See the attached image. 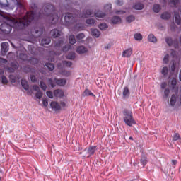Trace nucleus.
<instances>
[{
  "label": "nucleus",
  "mask_w": 181,
  "mask_h": 181,
  "mask_svg": "<svg viewBox=\"0 0 181 181\" xmlns=\"http://www.w3.org/2000/svg\"><path fill=\"white\" fill-rule=\"evenodd\" d=\"M54 97L62 98L64 95V91H63L62 89H56L54 90Z\"/></svg>",
  "instance_id": "10"
},
{
  "label": "nucleus",
  "mask_w": 181,
  "mask_h": 181,
  "mask_svg": "<svg viewBox=\"0 0 181 181\" xmlns=\"http://www.w3.org/2000/svg\"><path fill=\"white\" fill-rule=\"evenodd\" d=\"M123 119L126 125H127L128 127H132V125H135V124H136V122H135V119H134L132 111L125 109L123 111Z\"/></svg>",
  "instance_id": "3"
},
{
  "label": "nucleus",
  "mask_w": 181,
  "mask_h": 181,
  "mask_svg": "<svg viewBox=\"0 0 181 181\" xmlns=\"http://www.w3.org/2000/svg\"><path fill=\"white\" fill-rule=\"evenodd\" d=\"M69 41L70 45H75V43L77 42L76 40V37L74 36V35H69Z\"/></svg>",
  "instance_id": "25"
},
{
  "label": "nucleus",
  "mask_w": 181,
  "mask_h": 181,
  "mask_svg": "<svg viewBox=\"0 0 181 181\" xmlns=\"http://www.w3.org/2000/svg\"><path fill=\"white\" fill-rule=\"evenodd\" d=\"M112 23L117 25V23H121V18L119 16H115L112 18Z\"/></svg>",
  "instance_id": "20"
},
{
  "label": "nucleus",
  "mask_w": 181,
  "mask_h": 181,
  "mask_svg": "<svg viewBox=\"0 0 181 181\" xmlns=\"http://www.w3.org/2000/svg\"><path fill=\"white\" fill-rule=\"evenodd\" d=\"M47 95L49 98H53V92L50 90L47 91Z\"/></svg>",
  "instance_id": "56"
},
{
  "label": "nucleus",
  "mask_w": 181,
  "mask_h": 181,
  "mask_svg": "<svg viewBox=\"0 0 181 181\" xmlns=\"http://www.w3.org/2000/svg\"><path fill=\"white\" fill-rule=\"evenodd\" d=\"M129 94V88H128V86H125L122 92L123 98H128Z\"/></svg>",
  "instance_id": "15"
},
{
  "label": "nucleus",
  "mask_w": 181,
  "mask_h": 181,
  "mask_svg": "<svg viewBox=\"0 0 181 181\" xmlns=\"http://www.w3.org/2000/svg\"><path fill=\"white\" fill-rule=\"evenodd\" d=\"M126 21L129 23H131V22H134V21H135V16H129L128 17H127Z\"/></svg>",
  "instance_id": "39"
},
{
  "label": "nucleus",
  "mask_w": 181,
  "mask_h": 181,
  "mask_svg": "<svg viewBox=\"0 0 181 181\" xmlns=\"http://www.w3.org/2000/svg\"><path fill=\"white\" fill-rule=\"evenodd\" d=\"M95 18H104L105 16V13H103L101 11H98L95 13Z\"/></svg>",
  "instance_id": "27"
},
{
  "label": "nucleus",
  "mask_w": 181,
  "mask_h": 181,
  "mask_svg": "<svg viewBox=\"0 0 181 181\" xmlns=\"http://www.w3.org/2000/svg\"><path fill=\"white\" fill-rule=\"evenodd\" d=\"M74 21H76V19H74V17L73 16L72 13H66L64 17L65 23L70 25L71 23H74Z\"/></svg>",
  "instance_id": "5"
},
{
  "label": "nucleus",
  "mask_w": 181,
  "mask_h": 181,
  "mask_svg": "<svg viewBox=\"0 0 181 181\" xmlns=\"http://www.w3.org/2000/svg\"><path fill=\"white\" fill-rule=\"evenodd\" d=\"M60 107L61 108H66V103L63 102V101H61L60 102Z\"/></svg>",
  "instance_id": "63"
},
{
  "label": "nucleus",
  "mask_w": 181,
  "mask_h": 181,
  "mask_svg": "<svg viewBox=\"0 0 181 181\" xmlns=\"http://www.w3.org/2000/svg\"><path fill=\"white\" fill-rule=\"evenodd\" d=\"M33 90H34V91H40V88H39V86L37 85H34L33 86Z\"/></svg>",
  "instance_id": "58"
},
{
  "label": "nucleus",
  "mask_w": 181,
  "mask_h": 181,
  "mask_svg": "<svg viewBox=\"0 0 181 181\" xmlns=\"http://www.w3.org/2000/svg\"><path fill=\"white\" fill-rule=\"evenodd\" d=\"M42 16V14L36 13V11H28L26 13V15L24 16L23 18H19L18 20H16L15 18H8V21L10 22V25L8 23H3L0 29L3 33H6V35H9L11 32H12V28H14L15 29H17L18 30H21V29H25L29 23L33 21V19H36V18H40Z\"/></svg>",
  "instance_id": "1"
},
{
  "label": "nucleus",
  "mask_w": 181,
  "mask_h": 181,
  "mask_svg": "<svg viewBox=\"0 0 181 181\" xmlns=\"http://www.w3.org/2000/svg\"><path fill=\"white\" fill-rule=\"evenodd\" d=\"M50 34L52 35L54 39H56V37H59V36H62V33L61 30H59L57 29H54L51 30Z\"/></svg>",
  "instance_id": "9"
},
{
  "label": "nucleus",
  "mask_w": 181,
  "mask_h": 181,
  "mask_svg": "<svg viewBox=\"0 0 181 181\" xmlns=\"http://www.w3.org/2000/svg\"><path fill=\"white\" fill-rule=\"evenodd\" d=\"M148 41L151 42L152 43H155L156 42L157 39L153 34H150L148 37Z\"/></svg>",
  "instance_id": "30"
},
{
  "label": "nucleus",
  "mask_w": 181,
  "mask_h": 181,
  "mask_svg": "<svg viewBox=\"0 0 181 181\" xmlns=\"http://www.w3.org/2000/svg\"><path fill=\"white\" fill-rule=\"evenodd\" d=\"M8 63V60L0 57V64Z\"/></svg>",
  "instance_id": "59"
},
{
  "label": "nucleus",
  "mask_w": 181,
  "mask_h": 181,
  "mask_svg": "<svg viewBox=\"0 0 181 181\" xmlns=\"http://www.w3.org/2000/svg\"><path fill=\"white\" fill-rule=\"evenodd\" d=\"M170 104L171 107H175V105H176V95H172L171 98L170 100Z\"/></svg>",
  "instance_id": "21"
},
{
  "label": "nucleus",
  "mask_w": 181,
  "mask_h": 181,
  "mask_svg": "<svg viewBox=\"0 0 181 181\" xmlns=\"http://www.w3.org/2000/svg\"><path fill=\"white\" fill-rule=\"evenodd\" d=\"M86 22L88 25H94V23H95V20H94V18H88Z\"/></svg>",
  "instance_id": "44"
},
{
  "label": "nucleus",
  "mask_w": 181,
  "mask_h": 181,
  "mask_svg": "<svg viewBox=\"0 0 181 181\" xmlns=\"http://www.w3.org/2000/svg\"><path fill=\"white\" fill-rule=\"evenodd\" d=\"M45 16H50L52 21H54L55 23L59 22V16L56 13V8L51 4H47L43 6Z\"/></svg>",
  "instance_id": "2"
},
{
  "label": "nucleus",
  "mask_w": 181,
  "mask_h": 181,
  "mask_svg": "<svg viewBox=\"0 0 181 181\" xmlns=\"http://www.w3.org/2000/svg\"><path fill=\"white\" fill-rule=\"evenodd\" d=\"M93 11L91 9L83 10L82 18H87V16H90V15H93Z\"/></svg>",
  "instance_id": "17"
},
{
  "label": "nucleus",
  "mask_w": 181,
  "mask_h": 181,
  "mask_svg": "<svg viewBox=\"0 0 181 181\" xmlns=\"http://www.w3.org/2000/svg\"><path fill=\"white\" fill-rule=\"evenodd\" d=\"M168 71H169V69H168V66H164L162 69L161 74H163V76H168Z\"/></svg>",
  "instance_id": "36"
},
{
  "label": "nucleus",
  "mask_w": 181,
  "mask_h": 181,
  "mask_svg": "<svg viewBox=\"0 0 181 181\" xmlns=\"http://www.w3.org/2000/svg\"><path fill=\"white\" fill-rule=\"evenodd\" d=\"M133 8L136 11H142L144 8V4H142V3H137L133 6Z\"/></svg>",
  "instance_id": "19"
},
{
  "label": "nucleus",
  "mask_w": 181,
  "mask_h": 181,
  "mask_svg": "<svg viewBox=\"0 0 181 181\" xmlns=\"http://www.w3.org/2000/svg\"><path fill=\"white\" fill-rule=\"evenodd\" d=\"M134 37L135 40H137L139 42H140V40H142V39H143L142 34H141V33L134 34Z\"/></svg>",
  "instance_id": "31"
},
{
  "label": "nucleus",
  "mask_w": 181,
  "mask_h": 181,
  "mask_svg": "<svg viewBox=\"0 0 181 181\" xmlns=\"http://www.w3.org/2000/svg\"><path fill=\"white\" fill-rule=\"evenodd\" d=\"M50 107L53 111H59L62 110V106H60L59 103L56 101L51 102Z\"/></svg>",
  "instance_id": "7"
},
{
  "label": "nucleus",
  "mask_w": 181,
  "mask_h": 181,
  "mask_svg": "<svg viewBox=\"0 0 181 181\" xmlns=\"http://www.w3.org/2000/svg\"><path fill=\"white\" fill-rule=\"evenodd\" d=\"M1 54H3V56H5V54L8 53V50H9V43L3 42L1 45Z\"/></svg>",
  "instance_id": "6"
},
{
  "label": "nucleus",
  "mask_w": 181,
  "mask_h": 181,
  "mask_svg": "<svg viewBox=\"0 0 181 181\" xmlns=\"http://www.w3.org/2000/svg\"><path fill=\"white\" fill-rule=\"evenodd\" d=\"M170 4H172L174 6H176L179 4V0H170Z\"/></svg>",
  "instance_id": "52"
},
{
  "label": "nucleus",
  "mask_w": 181,
  "mask_h": 181,
  "mask_svg": "<svg viewBox=\"0 0 181 181\" xmlns=\"http://www.w3.org/2000/svg\"><path fill=\"white\" fill-rule=\"evenodd\" d=\"M35 97L38 100H40V98H42V97H43V93L42 92V90H40L38 91H37V93L35 94Z\"/></svg>",
  "instance_id": "38"
},
{
  "label": "nucleus",
  "mask_w": 181,
  "mask_h": 181,
  "mask_svg": "<svg viewBox=\"0 0 181 181\" xmlns=\"http://www.w3.org/2000/svg\"><path fill=\"white\" fill-rule=\"evenodd\" d=\"M29 62L30 63V64H37V63H39V59L36 58H30L29 59Z\"/></svg>",
  "instance_id": "37"
},
{
  "label": "nucleus",
  "mask_w": 181,
  "mask_h": 181,
  "mask_svg": "<svg viewBox=\"0 0 181 181\" xmlns=\"http://www.w3.org/2000/svg\"><path fill=\"white\" fill-rule=\"evenodd\" d=\"M116 4H117V5H119V6H121L123 5L124 1H122V0H117V1H116Z\"/></svg>",
  "instance_id": "61"
},
{
  "label": "nucleus",
  "mask_w": 181,
  "mask_h": 181,
  "mask_svg": "<svg viewBox=\"0 0 181 181\" xmlns=\"http://www.w3.org/2000/svg\"><path fill=\"white\" fill-rule=\"evenodd\" d=\"M30 80L32 83H36V81H37V78H36V76L35 75L30 76Z\"/></svg>",
  "instance_id": "54"
},
{
  "label": "nucleus",
  "mask_w": 181,
  "mask_h": 181,
  "mask_svg": "<svg viewBox=\"0 0 181 181\" xmlns=\"http://www.w3.org/2000/svg\"><path fill=\"white\" fill-rule=\"evenodd\" d=\"M140 162L143 166H146V163H148V160L145 156H141V158L140 159Z\"/></svg>",
  "instance_id": "28"
},
{
  "label": "nucleus",
  "mask_w": 181,
  "mask_h": 181,
  "mask_svg": "<svg viewBox=\"0 0 181 181\" xmlns=\"http://www.w3.org/2000/svg\"><path fill=\"white\" fill-rule=\"evenodd\" d=\"M64 43V39L62 38L60 40L58 41V42L55 44V47H60V46H62V45H63Z\"/></svg>",
  "instance_id": "42"
},
{
  "label": "nucleus",
  "mask_w": 181,
  "mask_h": 181,
  "mask_svg": "<svg viewBox=\"0 0 181 181\" xmlns=\"http://www.w3.org/2000/svg\"><path fill=\"white\" fill-rule=\"evenodd\" d=\"M71 73H70V71H62V75L65 76L66 77H69V76H71Z\"/></svg>",
  "instance_id": "53"
},
{
  "label": "nucleus",
  "mask_w": 181,
  "mask_h": 181,
  "mask_svg": "<svg viewBox=\"0 0 181 181\" xmlns=\"http://www.w3.org/2000/svg\"><path fill=\"white\" fill-rule=\"evenodd\" d=\"M9 78L11 83H16V77L13 75H10Z\"/></svg>",
  "instance_id": "51"
},
{
  "label": "nucleus",
  "mask_w": 181,
  "mask_h": 181,
  "mask_svg": "<svg viewBox=\"0 0 181 181\" xmlns=\"http://www.w3.org/2000/svg\"><path fill=\"white\" fill-rule=\"evenodd\" d=\"M76 40L80 42H81L82 39H84V37H86V35H84V33H81L76 35Z\"/></svg>",
  "instance_id": "29"
},
{
  "label": "nucleus",
  "mask_w": 181,
  "mask_h": 181,
  "mask_svg": "<svg viewBox=\"0 0 181 181\" xmlns=\"http://www.w3.org/2000/svg\"><path fill=\"white\" fill-rule=\"evenodd\" d=\"M170 86L172 90H177V81L176 80V78H173L170 80Z\"/></svg>",
  "instance_id": "13"
},
{
  "label": "nucleus",
  "mask_w": 181,
  "mask_h": 181,
  "mask_svg": "<svg viewBox=\"0 0 181 181\" xmlns=\"http://www.w3.org/2000/svg\"><path fill=\"white\" fill-rule=\"evenodd\" d=\"M46 67H47L48 70H49V71H53V70H54V64H52V63H47L45 64Z\"/></svg>",
  "instance_id": "32"
},
{
  "label": "nucleus",
  "mask_w": 181,
  "mask_h": 181,
  "mask_svg": "<svg viewBox=\"0 0 181 181\" xmlns=\"http://www.w3.org/2000/svg\"><path fill=\"white\" fill-rule=\"evenodd\" d=\"M63 64L66 66V67H71L73 63L70 61H64Z\"/></svg>",
  "instance_id": "47"
},
{
  "label": "nucleus",
  "mask_w": 181,
  "mask_h": 181,
  "mask_svg": "<svg viewBox=\"0 0 181 181\" xmlns=\"http://www.w3.org/2000/svg\"><path fill=\"white\" fill-rule=\"evenodd\" d=\"M174 16H175V23H177V25H180L181 24V18H180V15H179V13L175 11Z\"/></svg>",
  "instance_id": "16"
},
{
  "label": "nucleus",
  "mask_w": 181,
  "mask_h": 181,
  "mask_svg": "<svg viewBox=\"0 0 181 181\" xmlns=\"http://www.w3.org/2000/svg\"><path fill=\"white\" fill-rule=\"evenodd\" d=\"M180 139V134L175 133L173 136V141H179Z\"/></svg>",
  "instance_id": "46"
},
{
  "label": "nucleus",
  "mask_w": 181,
  "mask_h": 181,
  "mask_svg": "<svg viewBox=\"0 0 181 181\" xmlns=\"http://www.w3.org/2000/svg\"><path fill=\"white\" fill-rule=\"evenodd\" d=\"M163 61H164V63H168L169 62V54H166L164 57Z\"/></svg>",
  "instance_id": "60"
},
{
  "label": "nucleus",
  "mask_w": 181,
  "mask_h": 181,
  "mask_svg": "<svg viewBox=\"0 0 181 181\" xmlns=\"http://www.w3.org/2000/svg\"><path fill=\"white\" fill-rule=\"evenodd\" d=\"M42 104L44 107H47V105H49V101L47 99H42Z\"/></svg>",
  "instance_id": "55"
},
{
  "label": "nucleus",
  "mask_w": 181,
  "mask_h": 181,
  "mask_svg": "<svg viewBox=\"0 0 181 181\" xmlns=\"http://www.w3.org/2000/svg\"><path fill=\"white\" fill-rule=\"evenodd\" d=\"M19 58L23 61L28 60V55L26 54H20Z\"/></svg>",
  "instance_id": "48"
},
{
  "label": "nucleus",
  "mask_w": 181,
  "mask_h": 181,
  "mask_svg": "<svg viewBox=\"0 0 181 181\" xmlns=\"http://www.w3.org/2000/svg\"><path fill=\"white\" fill-rule=\"evenodd\" d=\"M31 33H35L36 35L39 33V35L37 36V37H39L40 35H42V31H39V30L33 29L32 30Z\"/></svg>",
  "instance_id": "49"
},
{
  "label": "nucleus",
  "mask_w": 181,
  "mask_h": 181,
  "mask_svg": "<svg viewBox=\"0 0 181 181\" xmlns=\"http://www.w3.org/2000/svg\"><path fill=\"white\" fill-rule=\"evenodd\" d=\"M50 42H52V40H50V37H44L40 42V45L42 46H44L45 47H46V46H47V45L50 44Z\"/></svg>",
  "instance_id": "12"
},
{
  "label": "nucleus",
  "mask_w": 181,
  "mask_h": 181,
  "mask_svg": "<svg viewBox=\"0 0 181 181\" xmlns=\"http://www.w3.org/2000/svg\"><path fill=\"white\" fill-rule=\"evenodd\" d=\"M96 151L97 146H90L87 149V153L89 155V156H92V155H94V153H95Z\"/></svg>",
  "instance_id": "11"
},
{
  "label": "nucleus",
  "mask_w": 181,
  "mask_h": 181,
  "mask_svg": "<svg viewBox=\"0 0 181 181\" xmlns=\"http://www.w3.org/2000/svg\"><path fill=\"white\" fill-rule=\"evenodd\" d=\"M170 54L172 57H176V51H175L174 49H171Z\"/></svg>",
  "instance_id": "62"
},
{
  "label": "nucleus",
  "mask_w": 181,
  "mask_h": 181,
  "mask_svg": "<svg viewBox=\"0 0 181 181\" xmlns=\"http://www.w3.org/2000/svg\"><path fill=\"white\" fill-rule=\"evenodd\" d=\"M160 9H162V8L160 7V5H159V4H154L153 6V11L156 13H159V12H160Z\"/></svg>",
  "instance_id": "23"
},
{
  "label": "nucleus",
  "mask_w": 181,
  "mask_h": 181,
  "mask_svg": "<svg viewBox=\"0 0 181 181\" xmlns=\"http://www.w3.org/2000/svg\"><path fill=\"white\" fill-rule=\"evenodd\" d=\"M21 86L24 90H29V84L28 83V81L25 79L21 80Z\"/></svg>",
  "instance_id": "18"
},
{
  "label": "nucleus",
  "mask_w": 181,
  "mask_h": 181,
  "mask_svg": "<svg viewBox=\"0 0 181 181\" xmlns=\"http://www.w3.org/2000/svg\"><path fill=\"white\" fill-rule=\"evenodd\" d=\"M132 54V49L131 48L123 51L122 54V57H131Z\"/></svg>",
  "instance_id": "14"
},
{
  "label": "nucleus",
  "mask_w": 181,
  "mask_h": 181,
  "mask_svg": "<svg viewBox=\"0 0 181 181\" xmlns=\"http://www.w3.org/2000/svg\"><path fill=\"white\" fill-rule=\"evenodd\" d=\"M98 28L100 29V30H105V29H108V25L105 23H103L100 24Z\"/></svg>",
  "instance_id": "35"
},
{
  "label": "nucleus",
  "mask_w": 181,
  "mask_h": 181,
  "mask_svg": "<svg viewBox=\"0 0 181 181\" xmlns=\"http://www.w3.org/2000/svg\"><path fill=\"white\" fill-rule=\"evenodd\" d=\"M167 86H168V83H166V82H163L160 84V87L162 90H165V88H166Z\"/></svg>",
  "instance_id": "57"
},
{
  "label": "nucleus",
  "mask_w": 181,
  "mask_h": 181,
  "mask_svg": "<svg viewBox=\"0 0 181 181\" xmlns=\"http://www.w3.org/2000/svg\"><path fill=\"white\" fill-rule=\"evenodd\" d=\"M83 95H85L86 97H88V96L95 97V95H94V93H93V92H91V90L88 89H86L84 90Z\"/></svg>",
  "instance_id": "24"
},
{
  "label": "nucleus",
  "mask_w": 181,
  "mask_h": 181,
  "mask_svg": "<svg viewBox=\"0 0 181 181\" xmlns=\"http://www.w3.org/2000/svg\"><path fill=\"white\" fill-rule=\"evenodd\" d=\"M169 94H170V90H169V88H165L164 90V98H168Z\"/></svg>",
  "instance_id": "45"
},
{
  "label": "nucleus",
  "mask_w": 181,
  "mask_h": 181,
  "mask_svg": "<svg viewBox=\"0 0 181 181\" xmlns=\"http://www.w3.org/2000/svg\"><path fill=\"white\" fill-rule=\"evenodd\" d=\"M88 52V49L87 47H85L84 45L78 46L76 48V52L78 54H84L85 53H87Z\"/></svg>",
  "instance_id": "8"
},
{
  "label": "nucleus",
  "mask_w": 181,
  "mask_h": 181,
  "mask_svg": "<svg viewBox=\"0 0 181 181\" xmlns=\"http://www.w3.org/2000/svg\"><path fill=\"white\" fill-rule=\"evenodd\" d=\"M47 83L48 86H50L52 88L56 87V86H60L63 87L67 83V80L64 78L57 79V78H54V80L52 78H48Z\"/></svg>",
  "instance_id": "4"
},
{
  "label": "nucleus",
  "mask_w": 181,
  "mask_h": 181,
  "mask_svg": "<svg viewBox=\"0 0 181 181\" xmlns=\"http://www.w3.org/2000/svg\"><path fill=\"white\" fill-rule=\"evenodd\" d=\"M170 18V13L168 12H164L161 14V19H165V21H168V19Z\"/></svg>",
  "instance_id": "26"
},
{
  "label": "nucleus",
  "mask_w": 181,
  "mask_h": 181,
  "mask_svg": "<svg viewBox=\"0 0 181 181\" xmlns=\"http://www.w3.org/2000/svg\"><path fill=\"white\" fill-rule=\"evenodd\" d=\"M66 59H69V60H74V59H76V53L71 52L68 54V55L66 56Z\"/></svg>",
  "instance_id": "33"
},
{
  "label": "nucleus",
  "mask_w": 181,
  "mask_h": 181,
  "mask_svg": "<svg viewBox=\"0 0 181 181\" xmlns=\"http://www.w3.org/2000/svg\"><path fill=\"white\" fill-rule=\"evenodd\" d=\"M71 49V45H66L62 47V52H69Z\"/></svg>",
  "instance_id": "43"
},
{
  "label": "nucleus",
  "mask_w": 181,
  "mask_h": 181,
  "mask_svg": "<svg viewBox=\"0 0 181 181\" xmlns=\"http://www.w3.org/2000/svg\"><path fill=\"white\" fill-rule=\"evenodd\" d=\"M40 88H42L44 91H46V90H47V86L42 81H40Z\"/></svg>",
  "instance_id": "34"
},
{
  "label": "nucleus",
  "mask_w": 181,
  "mask_h": 181,
  "mask_svg": "<svg viewBox=\"0 0 181 181\" xmlns=\"http://www.w3.org/2000/svg\"><path fill=\"white\" fill-rule=\"evenodd\" d=\"M91 34H92V36H95V37H100V35L98 30L95 28L91 29Z\"/></svg>",
  "instance_id": "22"
},
{
  "label": "nucleus",
  "mask_w": 181,
  "mask_h": 181,
  "mask_svg": "<svg viewBox=\"0 0 181 181\" xmlns=\"http://www.w3.org/2000/svg\"><path fill=\"white\" fill-rule=\"evenodd\" d=\"M11 66L14 69V70H18V69H19V64L16 62H11Z\"/></svg>",
  "instance_id": "40"
},
{
  "label": "nucleus",
  "mask_w": 181,
  "mask_h": 181,
  "mask_svg": "<svg viewBox=\"0 0 181 181\" xmlns=\"http://www.w3.org/2000/svg\"><path fill=\"white\" fill-rule=\"evenodd\" d=\"M165 42L168 46H172V45H173V40H172L171 37L165 38Z\"/></svg>",
  "instance_id": "41"
},
{
  "label": "nucleus",
  "mask_w": 181,
  "mask_h": 181,
  "mask_svg": "<svg viewBox=\"0 0 181 181\" xmlns=\"http://www.w3.org/2000/svg\"><path fill=\"white\" fill-rule=\"evenodd\" d=\"M1 83H2V84L8 83V78H6V76H5L4 75L1 76Z\"/></svg>",
  "instance_id": "50"
},
{
  "label": "nucleus",
  "mask_w": 181,
  "mask_h": 181,
  "mask_svg": "<svg viewBox=\"0 0 181 181\" xmlns=\"http://www.w3.org/2000/svg\"><path fill=\"white\" fill-rule=\"evenodd\" d=\"M175 69H176V64L173 63L171 66V71H175Z\"/></svg>",
  "instance_id": "64"
}]
</instances>
